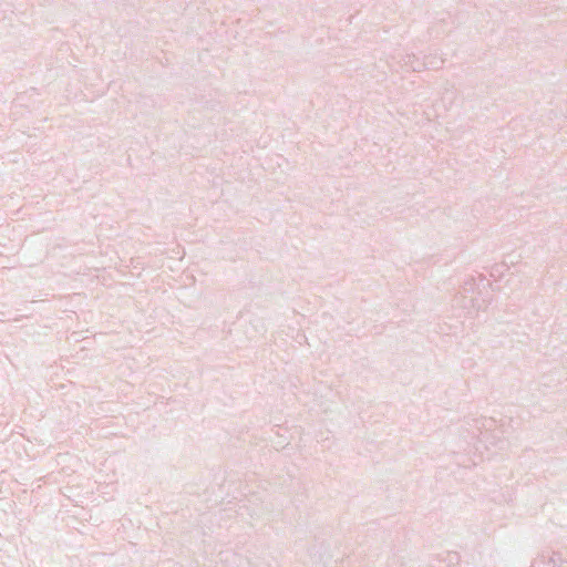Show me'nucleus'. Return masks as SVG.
<instances>
[{
	"instance_id": "f03ea898",
	"label": "nucleus",
	"mask_w": 567,
	"mask_h": 567,
	"mask_svg": "<svg viewBox=\"0 0 567 567\" xmlns=\"http://www.w3.org/2000/svg\"><path fill=\"white\" fill-rule=\"evenodd\" d=\"M530 567H567V561L560 553L543 551L533 560Z\"/></svg>"
},
{
	"instance_id": "f257e3e1",
	"label": "nucleus",
	"mask_w": 567,
	"mask_h": 567,
	"mask_svg": "<svg viewBox=\"0 0 567 567\" xmlns=\"http://www.w3.org/2000/svg\"><path fill=\"white\" fill-rule=\"evenodd\" d=\"M494 424L495 421L492 419H475L472 421V424L467 423L468 427L466 431L473 440L486 442L489 439V431Z\"/></svg>"
},
{
	"instance_id": "39448f33",
	"label": "nucleus",
	"mask_w": 567,
	"mask_h": 567,
	"mask_svg": "<svg viewBox=\"0 0 567 567\" xmlns=\"http://www.w3.org/2000/svg\"><path fill=\"white\" fill-rule=\"evenodd\" d=\"M449 557H450V560H456L457 559V554L456 553H453V554H449Z\"/></svg>"
},
{
	"instance_id": "20e7f679",
	"label": "nucleus",
	"mask_w": 567,
	"mask_h": 567,
	"mask_svg": "<svg viewBox=\"0 0 567 567\" xmlns=\"http://www.w3.org/2000/svg\"><path fill=\"white\" fill-rule=\"evenodd\" d=\"M404 65L410 68L414 72L421 71V64L415 60L414 55H406V60L404 61Z\"/></svg>"
},
{
	"instance_id": "7ed1b4c3",
	"label": "nucleus",
	"mask_w": 567,
	"mask_h": 567,
	"mask_svg": "<svg viewBox=\"0 0 567 567\" xmlns=\"http://www.w3.org/2000/svg\"><path fill=\"white\" fill-rule=\"evenodd\" d=\"M444 64V60L442 58L436 56H426L423 65L429 69H440Z\"/></svg>"
}]
</instances>
